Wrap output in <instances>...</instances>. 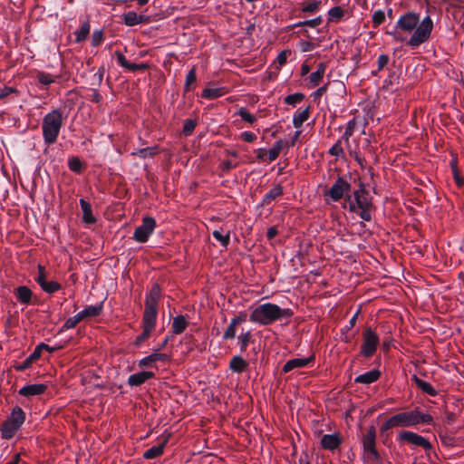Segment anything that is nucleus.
<instances>
[{"mask_svg":"<svg viewBox=\"0 0 464 464\" xmlns=\"http://www.w3.org/2000/svg\"><path fill=\"white\" fill-rule=\"evenodd\" d=\"M412 382L416 384V386L421 390L424 393L430 396H436L438 392L436 389L430 383L421 379H420L417 375H413L411 377Z\"/></svg>","mask_w":464,"mask_h":464,"instance_id":"26","label":"nucleus"},{"mask_svg":"<svg viewBox=\"0 0 464 464\" xmlns=\"http://www.w3.org/2000/svg\"><path fill=\"white\" fill-rule=\"evenodd\" d=\"M304 94L302 92H295L285 98V103L295 107L297 103L301 102L304 99Z\"/></svg>","mask_w":464,"mask_h":464,"instance_id":"41","label":"nucleus"},{"mask_svg":"<svg viewBox=\"0 0 464 464\" xmlns=\"http://www.w3.org/2000/svg\"><path fill=\"white\" fill-rule=\"evenodd\" d=\"M63 127V113L60 110L48 112L42 121V132L44 143L52 145L56 142Z\"/></svg>","mask_w":464,"mask_h":464,"instance_id":"4","label":"nucleus"},{"mask_svg":"<svg viewBox=\"0 0 464 464\" xmlns=\"http://www.w3.org/2000/svg\"><path fill=\"white\" fill-rule=\"evenodd\" d=\"M311 107L307 106L305 109H298L293 116V125L295 128L299 129L303 126L310 117Z\"/></svg>","mask_w":464,"mask_h":464,"instance_id":"24","label":"nucleus"},{"mask_svg":"<svg viewBox=\"0 0 464 464\" xmlns=\"http://www.w3.org/2000/svg\"><path fill=\"white\" fill-rule=\"evenodd\" d=\"M159 152V147H147L131 152V155L138 156L141 159L153 158Z\"/></svg>","mask_w":464,"mask_h":464,"instance_id":"32","label":"nucleus"},{"mask_svg":"<svg viewBox=\"0 0 464 464\" xmlns=\"http://www.w3.org/2000/svg\"><path fill=\"white\" fill-rule=\"evenodd\" d=\"M156 227V220L152 217H144L140 226L134 230L132 238L139 243H146L153 234Z\"/></svg>","mask_w":464,"mask_h":464,"instance_id":"9","label":"nucleus"},{"mask_svg":"<svg viewBox=\"0 0 464 464\" xmlns=\"http://www.w3.org/2000/svg\"><path fill=\"white\" fill-rule=\"evenodd\" d=\"M80 206L82 211V221L86 224H94L97 219L92 215V206L85 199H80Z\"/></svg>","mask_w":464,"mask_h":464,"instance_id":"25","label":"nucleus"},{"mask_svg":"<svg viewBox=\"0 0 464 464\" xmlns=\"http://www.w3.org/2000/svg\"><path fill=\"white\" fill-rule=\"evenodd\" d=\"M170 438V434H162L159 440L160 442L157 446H153L150 449H148L143 453V458L146 459H154L160 456H161L164 452V448L166 447L167 443L169 442Z\"/></svg>","mask_w":464,"mask_h":464,"instance_id":"13","label":"nucleus"},{"mask_svg":"<svg viewBox=\"0 0 464 464\" xmlns=\"http://www.w3.org/2000/svg\"><path fill=\"white\" fill-rule=\"evenodd\" d=\"M229 370L234 373H242L248 368V362L240 355H235L229 362Z\"/></svg>","mask_w":464,"mask_h":464,"instance_id":"21","label":"nucleus"},{"mask_svg":"<svg viewBox=\"0 0 464 464\" xmlns=\"http://www.w3.org/2000/svg\"><path fill=\"white\" fill-rule=\"evenodd\" d=\"M382 373L378 369H373L357 376L354 379V382L362 384H371L378 381Z\"/></svg>","mask_w":464,"mask_h":464,"instance_id":"20","label":"nucleus"},{"mask_svg":"<svg viewBox=\"0 0 464 464\" xmlns=\"http://www.w3.org/2000/svg\"><path fill=\"white\" fill-rule=\"evenodd\" d=\"M285 143L282 140H279L275 142L274 146L268 151L269 162H272L277 159Z\"/></svg>","mask_w":464,"mask_h":464,"instance_id":"38","label":"nucleus"},{"mask_svg":"<svg viewBox=\"0 0 464 464\" xmlns=\"http://www.w3.org/2000/svg\"><path fill=\"white\" fill-rule=\"evenodd\" d=\"M153 372L142 371L129 376L127 383L131 387H138L146 382L149 379L154 378Z\"/></svg>","mask_w":464,"mask_h":464,"instance_id":"18","label":"nucleus"},{"mask_svg":"<svg viewBox=\"0 0 464 464\" xmlns=\"http://www.w3.org/2000/svg\"><path fill=\"white\" fill-rule=\"evenodd\" d=\"M389 56L387 54H381L378 57L377 64H378V71L382 70L389 63Z\"/></svg>","mask_w":464,"mask_h":464,"instance_id":"60","label":"nucleus"},{"mask_svg":"<svg viewBox=\"0 0 464 464\" xmlns=\"http://www.w3.org/2000/svg\"><path fill=\"white\" fill-rule=\"evenodd\" d=\"M35 79L40 84L44 86H48L55 82L54 77L52 74L43 71L36 72Z\"/></svg>","mask_w":464,"mask_h":464,"instance_id":"35","label":"nucleus"},{"mask_svg":"<svg viewBox=\"0 0 464 464\" xmlns=\"http://www.w3.org/2000/svg\"><path fill=\"white\" fill-rule=\"evenodd\" d=\"M343 439L338 433L324 434L321 439V446L323 449L334 451L342 444Z\"/></svg>","mask_w":464,"mask_h":464,"instance_id":"17","label":"nucleus"},{"mask_svg":"<svg viewBox=\"0 0 464 464\" xmlns=\"http://www.w3.org/2000/svg\"><path fill=\"white\" fill-rule=\"evenodd\" d=\"M237 324L235 321L231 320L229 325L226 329L223 334L224 340H232L236 337Z\"/></svg>","mask_w":464,"mask_h":464,"instance_id":"45","label":"nucleus"},{"mask_svg":"<svg viewBox=\"0 0 464 464\" xmlns=\"http://www.w3.org/2000/svg\"><path fill=\"white\" fill-rule=\"evenodd\" d=\"M169 360V356L166 353L154 351L151 354L142 358L139 362V367L148 368L154 367V363L157 362H167Z\"/></svg>","mask_w":464,"mask_h":464,"instance_id":"16","label":"nucleus"},{"mask_svg":"<svg viewBox=\"0 0 464 464\" xmlns=\"http://www.w3.org/2000/svg\"><path fill=\"white\" fill-rule=\"evenodd\" d=\"M48 386L44 383H34V384H28L24 387H22L18 393L21 396L31 398L37 395L44 394Z\"/></svg>","mask_w":464,"mask_h":464,"instance_id":"15","label":"nucleus"},{"mask_svg":"<svg viewBox=\"0 0 464 464\" xmlns=\"http://www.w3.org/2000/svg\"><path fill=\"white\" fill-rule=\"evenodd\" d=\"M149 68V65L147 63H130L128 67H127V70L130 71V72H136V71H145Z\"/></svg>","mask_w":464,"mask_h":464,"instance_id":"57","label":"nucleus"},{"mask_svg":"<svg viewBox=\"0 0 464 464\" xmlns=\"http://www.w3.org/2000/svg\"><path fill=\"white\" fill-rule=\"evenodd\" d=\"M103 310V302H101L95 305H88L83 310L82 313L86 318H92L99 316Z\"/></svg>","mask_w":464,"mask_h":464,"instance_id":"31","label":"nucleus"},{"mask_svg":"<svg viewBox=\"0 0 464 464\" xmlns=\"http://www.w3.org/2000/svg\"><path fill=\"white\" fill-rule=\"evenodd\" d=\"M90 23L88 21L83 22L80 30L75 32V42L80 44L85 41L90 34Z\"/></svg>","mask_w":464,"mask_h":464,"instance_id":"33","label":"nucleus"},{"mask_svg":"<svg viewBox=\"0 0 464 464\" xmlns=\"http://www.w3.org/2000/svg\"><path fill=\"white\" fill-rule=\"evenodd\" d=\"M158 303H159V300L155 299V298H151V297H149L146 295V300H145V308L147 309H158Z\"/></svg>","mask_w":464,"mask_h":464,"instance_id":"62","label":"nucleus"},{"mask_svg":"<svg viewBox=\"0 0 464 464\" xmlns=\"http://www.w3.org/2000/svg\"><path fill=\"white\" fill-rule=\"evenodd\" d=\"M158 309H144L142 326L155 329L157 324Z\"/></svg>","mask_w":464,"mask_h":464,"instance_id":"23","label":"nucleus"},{"mask_svg":"<svg viewBox=\"0 0 464 464\" xmlns=\"http://www.w3.org/2000/svg\"><path fill=\"white\" fill-rule=\"evenodd\" d=\"M124 24L128 26L138 24V14L134 11H129L123 14Z\"/></svg>","mask_w":464,"mask_h":464,"instance_id":"44","label":"nucleus"},{"mask_svg":"<svg viewBox=\"0 0 464 464\" xmlns=\"http://www.w3.org/2000/svg\"><path fill=\"white\" fill-rule=\"evenodd\" d=\"M34 280L39 285L47 280L44 266L38 265V272L34 276Z\"/></svg>","mask_w":464,"mask_h":464,"instance_id":"52","label":"nucleus"},{"mask_svg":"<svg viewBox=\"0 0 464 464\" xmlns=\"http://www.w3.org/2000/svg\"><path fill=\"white\" fill-rule=\"evenodd\" d=\"M33 292L25 285H20L15 289V296L17 300L24 304L31 303Z\"/></svg>","mask_w":464,"mask_h":464,"instance_id":"29","label":"nucleus"},{"mask_svg":"<svg viewBox=\"0 0 464 464\" xmlns=\"http://www.w3.org/2000/svg\"><path fill=\"white\" fill-rule=\"evenodd\" d=\"M356 126V122L354 119H352L348 121L344 133L342 136V139L345 140L347 142L349 141L350 137L353 134L354 129Z\"/></svg>","mask_w":464,"mask_h":464,"instance_id":"47","label":"nucleus"},{"mask_svg":"<svg viewBox=\"0 0 464 464\" xmlns=\"http://www.w3.org/2000/svg\"><path fill=\"white\" fill-rule=\"evenodd\" d=\"M237 114L241 117L245 121L252 124L256 121V117L252 115L246 108L242 107L238 110Z\"/></svg>","mask_w":464,"mask_h":464,"instance_id":"48","label":"nucleus"},{"mask_svg":"<svg viewBox=\"0 0 464 464\" xmlns=\"http://www.w3.org/2000/svg\"><path fill=\"white\" fill-rule=\"evenodd\" d=\"M68 167L70 170L76 174H81L84 169L82 161L76 156H72L68 159Z\"/></svg>","mask_w":464,"mask_h":464,"instance_id":"34","label":"nucleus"},{"mask_svg":"<svg viewBox=\"0 0 464 464\" xmlns=\"http://www.w3.org/2000/svg\"><path fill=\"white\" fill-rule=\"evenodd\" d=\"M213 237L218 241L222 246L227 247L230 242V233L228 232L227 235H222V233L218 230H214Z\"/></svg>","mask_w":464,"mask_h":464,"instance_id":"43","label":"nucleus"},{"mask_svg":"<svg viewBox=\"0 0 464 464\" xmlns=\"http://www.w3.org/2000/svg\"><path fill=\"white\" fill-rule=\"evenodd\" d=\"M329 22H339L344 15V12L341 6H335L329 10Z\"/></svg>","mask_w":464,"mask_h":464,"instance_id":"42","label":"nucleus"},{"mask_svg":"<svg viewBox=\"0 0 464 464\" xmlns=\"http://www.w3.org/2000/svg\"><path fill=\"white\" fill-rule=\"evenodd\" d=\"M347 208L351 213H356L362 220L371 221L375 210L373 198L366 189L364 183L360 182L357 188L353 190L348 198Z\"/></svg>","mask_w":464,"mask_h":464,"instance_id":"1","label":"nucleus"},{"mask_svg":"<svg viewBox=\"0 0 464 464\" xmlns=\"http://www.w3.org/2000/svg\"><path fill=\"white\" fill-rule=\"evenodd\" d=\"M314 355H311L307 358L291 359L284 364V366L282 368V372L287 373L296 368H304V367L310 366L314 363Z\"/></svg>","mask_w":464,"mask_h":464,"instance_id":"14","label":"nucleus"},{"mask_svg":"<svg viewBox=\"0 0 464 464\" xmlns=\"http://www.w3.org/2000/svg\"><path fill=\"white\" fill-rule=\"evenodd\" d=\"M397 440L400 442H406L412 446L420 447L426 451H429L432 449L431 443L426 438L413 431L401 430L399 433Z\"/></svg>","mask_w":464,"mask_h":464,"instance_id":"10","label":"nucleus"},{"mask_svg":"<svg viewBox=\"0 0 464 464\" xmlns=\"http://www.w3.org/2000/svg\"><path fill=\"white\" fill-rule=\"evenodd\" d=\"M385 21V14L382 10H376L372 14V23L374 27H378Z\"/></svg>","mask_w":464,"mask_h":464,"instance_id":"49","label":"nucleus"},{"mask_svg":"<svg viewBox=\"0 0 464 464\" xmlns=\"http://www.w3.org/2000/svg\"><path fill=\"white\" fill-rule=\"evenodd\" d=\"M115 56H116L118 64L120 66L127 69L130 62L126 59L124 54L120 50H116L115 51Z\"/></svg>","mask_w":464,"mask_h":464,"instance_id":"55","label":"nucleus"},{"mask_svg":"<svg viewBox=\"0 0 464 464\" xmlns=\"http://www.w3.org/2000/svg\"><path fill=\"white\" fill-rule=\"evenodd\" d=\"M188 324V323L184 315H177L176 317L173 318L172 321V333L174 334H182L186 330Z\"/></svg>","mask_w":464,"mask_h":464,"instance_id":"30","label":"nucleus"},{"mask_svg":"<svg viewBox=\"0 0 464 464\" xmlns=\"http://www.w3.org/2000/svg\"><path fill=\"white\" fill-rule=\"evenodd\" d=\"M284 193L282 185L276 184L263 197L260 205L262 207L270 205L273 201L281 197Z\"/></svg>","mask_w":464,"mask_h":464,"instance_id":"19","label":"nucleus"},{"mask_svg":"<svg viewBox=\"0 0 464 464\" xmlns=\"http://www.w3.org/2000/svg\"><path fill=\"white\" fill-rule=\"evenodd\" d=\"M420 23V14L414 12H408L401 15L397 21L396 28L405 32H411Z\"/></svg>","mask_w":464,"mask_h":464,"instance_id":"12","label":"nucleus"},{"mask_svg":"<svg viewBox=\"0 0 464 464\" xmlns=\"http://www.w3.org/2000/svg\"><path fill=\"white\" fill-rule=\"evenodd\" d=\"M17 92H18V91L14 87H10V86H5L3 88L0 87V100L8 97L12 93H17Z\"/></svg>","mask_w":464,"mask_h":464,"instance_id":"56","label":"nucleus"},{"mask_svg":"<svg viewBox=\"0 0 464 464\" xmlns=\"http://www.w3.org/2000/svg\"><path fill=\"white\" fill-rule=\"evenodd\" d=\"M376 440V430L373 426H371L367 433L362 438L363 450L367 454L368 458L372 460H379L380 454L375 447Z\"/></svg>","mask_w":464,"mask_h":464,"instance_id":"11","label":"nucleus"},{"mask_svg":"<svg viewBox=\"0 0 464 464\" xmlns=\"http://www.w3.org/2000/svg\"><path fill=\"white\" fill-rule=\"evenodd\" d=\"M320 3L317 1L311 2L301 9L302 13L315 14L319 10Z\"/></svg>","mask_w":464,"mask_h":464,"instance_id":"51","label":"nucleus"},{"mask_svg":"<svg viewBox=\"0 0 464 464\" xmlns=\"http://www.w3.org/2000/svg\"><path fill=\"white\" fill-rule=\"evenodd\" d=\"M240 138L246 142H253L256 140V135L251 131H244L240 134Z\"/></svg>","mask_w":464,"mask_h":464,"instance_id":"61","label":"nucleus"},{"mask_svg":"<svg viewBox=\"0 0 464 464\" xmlns=\"http://www.w3.org/2000/svg\"><path fill=\"white\" fill-rule=\"evenodd\" d=\"M197 81V70L195 67H192L188 74L186 75L184 91L185 92H188L191 91V86L196 83Z\"/></svg>","mask_w":464,"mask_h":464,"instance_id":"37","label":"nucleus"},{"mask_svg":"<svg viewBox=\"0 0 464 464\" xmlns=\"http://www.w3.org/2000/svg\"><path fill=\"white\" fill-rule=\"evenodd\" d=\"M324 76L320 74V72H314L309 76V82L311 84V87H315L319 85V83L322 82Z\"/></svg>","mask_w":464,"mask_h":464,"instance_id":"54","label":"nucleus"},{"mask_svg":"<svg viewBox=\"0 0 464 464\" xmlns=\"http://www.w3.org/2000/svg\"><path fill=\"white\" fill-rule=\"evenodd\" d=\"M197 122L192 119H186L183 124L182 132L185 136H189L193 133L196 128Z\"/></svg>","mask_w":464,"mask_h":464,"instance_id":"46","label":"nucleus"},{"mask_svg":"<svg viewBox=\"0 0 464 464\" xmlns=\"http://www.w3.org/2000/svg\"><path fill=\"white\" fill-rule=\"evenodd\" d=\"M44 292L47 294H53L62 288V285L56 281H45L41 285Z\"/></svg>","mask_w":464,"mask_h":464,"instance_id":"39","label":"nucleus"},{"mask_svg":"<svg viewBox=\"0 0 464 464\" xmlns=\"http://www.w3.org/2000/svg\"><path fill=\"white\" fill-rule=\"evenodd\" d=\"M147 296L155 298L157 300H160V286L159 284H154L150 291L149 294H147Z\"/></svg>","mask_w":464,"mask_h":464,"instance_id":"58","label":"nucleus"},{"mask_svg":"<svg viewBox=\"0 0 464 464\" xmlns=\"http://www.w3.org/2000/svg\"><path fill=\"white\" fill-rule=\"evenodd\" d=\"M305 21H306V24H305L306 26L315 28L323 23V17L320 15L314 19L305 20Z\"/></svg>","mask_w":464,"mask_h":464,"instance_id":"64","label":"nucleus"},{"mask_svg":"<svg viewBox=\"0 0 464 464\" xmlns=\"http://www.w3.org/2000/svg\"><path fill=\"white\" fill-rule=\"evenodd\" d=\"M143 331L140 334H139L135 341L133 342V345L136 348H139L146 340H148L154 329L152 328H146L145 326H142Z\"/></svg>","mask_w":464,"mask_h":464,"instance_id":"40","label":"nucleus"},{"mask_svg":"<svg viewBox=\"0 0 464 464\" xmlns=\"http://www.w3.org/2000/svg\"><path fill=\"white\" fill-rule=\"evenodd\" d=\"M433 29V21L430 16H426L416 26L414 33L408 41V44L411 47H419L423 43L427 42L431 34Z\"/></svg>","mask_w":464,"mask_h":464,"instance_id":"7","label":"nucleus"},{"mask_svg":"<svg viewBox=\"0 0 464 464\" xmlns=\"http://www.w3.org/2000/svg\"><path fill=\"white\" fill-rule=\"evenodd\" d=\"M240 352L244 353L246 351L248 344L252 342V334L250 331L243 332L237 337Z\"/></svg>","mask_w":464,"mask_h":464,"instance_id":"36","label":"nucleus"},{"mask_svg":"<svg viewBox=\"0 0 464 464\" xmlns=\"http://www.w3.org/2000/svg\"><path fill=\"white\" fill-rule=\"evenodd\" d=\"M237 167V163L231 160H225L221 164V169L223 172H228L230 169Z\"/></svg>","mask_w":464,"mask_h":464,"instance_id":"63","label":"nucleus"},{"mask_svg":"<svg viewBox=\"0 0 464 464\" xmlns=\"http://www.w3.org/2000/svg\"><path fill=\"white\" fill-rule=\"evenodd\" d=\"M329 154L339 157L343 154L341 140H338L329 150Z\"/></svg>","mask_w":464,"mask_h":464,"instance_id":"50","label":"nucleus"},{"mask_svg":"<svg viewBox=\"0 0 464 464\" xmlns=\"http://www.w3.org/2000/svg\"><path fill=\"white\" fill-rule=\"evenodd\" d=\"M360 310H358L349 320L348 324L343 326L340 331L341 341L344 343H350L354 334H349L350 330L354 327Z\"/></svg>","mask_w":464,"mask_h":464,"instance_id":"22","label":"nucleus"},{"mask_svg":"<svg viewBox=\"0 0 464 464\" xmlns=\"http://www.w3.org/2000/svg\"><path fill=\"white\" fill-rule=\"evenodd\" d=\"M294 313L290 308H281L272 303H266L256 306L249 315V320L261 325H269L276 321L290 319Z\"/></svg>","mask_w":464,"mask_h":464,"instance_id":"2","label":"nucleus"},{"mask_svg":"<svg viewBox=\"0 0 464 464\" xmlns=\"http://www.w3.org/2000/svg\"><path fill=\"white\" fill-rule=\"evenodd\" d=\"M103 41V34L102 30H96L92 34V45L97 47L101 45Z\"/></svg>","mask_w":464,"mask_h":464,"instance_id":"53","label":"nucleus"},{"mask_svg":"<svg viewBox=\"0 0 464 464\" xmlns=\"http://www.w3.org/2000/svg\"><path fill=\"white\" fill-rule=\"evenodd\" d=\"M25 421V412L24 410L15 406L12 409L10 415L0 427L1 437L4 440H11L20 430Z\"/></svg>","mask_w":464,"mask_h":464,"instance_id":"5","label":"nucleus"},{"mask_svg":"<svg viewBox=\"0 0 464 464\" xmlns=\"http://www.w3.org/2000/svg\"><path fill=\"white\" fill-rule=\"evenodd\" d=\"M41 357L39 349L34 348V352L21 363H17L14 368L17 372H24L31 367L32 363Z\"/></svg>","mask_w":464,"mask_h":464,"instance_id":"28","label":"nucleus"},{"mask_svg":"<svg viewBox=\"0 0 464 464\" xmlns=\"http://www.w3.org/2000/svg\"><path fill=\"white\" fill-rule=\"evenodd\" d=\"M393 427H397L396 424H395V420H394V418L393 416H392L390 419H388L381 427V431L383 433V432H386L387 430H389L390 429L393 428Z\"/></svg>","mask_w":464,"mask_h":464,"instance_id":"59","label":"nucleus"},{"mask_svg":"<svg viewBox=\"0 0 464 464\" xmlns=\"http://www.w3.org/2000/svg\"><path fill=\"white\" fill-rule=\"evenodd\" d=\"M228 92V89L227 87H218V88H205L201 93V97L208 100L217 99L221 97Z\"/></svg>","mask_w":464,"mask_h":464,"instance_id":"27","label":"nucleus"},{"mask_svg":"<svg viewBox=\"0 0 464 464\" xmlns=\"http://www.w3.org/2000/svg\"><path fill=\"white\" fill-rule=\"evenodd\" d=\"M380 343L378 334L371 328L367 327L362 333V343L360 353L365 358H371L377 351Z\"/></svg>","mask_w":464,"mask_h":464,"instance_id":"8","label":"nucleus"},{"mask_svg":"<svg viewBox=\"0 0 464 464\" xmlns=\"http://www.w3.org/2000/svg\"><path fill=\"white\" fill-rule=\"evenodd\" d=\"M393 418L397 427H412L420 423L431 424L433 421L431 415L420 411L418 408L395 414Z\"/></svg>","mask_w":464,"mask_h":464,"instance_id":"6","label":"nucleus"},{"mask_svg":"<svg viewBox=\"0 0 464 464\" xmlns=\"http://www.w3.org/2000/svg\"><path fill=\"white\" fill-rule=\"evenodd\" d=\"M353 188L348 179L343 176H338L333 185L324 191V197L326 203L340 202L343 208H347L348 198H351Z\"/></svg>","mask_w":464,"mask_h":464,"instance_id":"3","label":"nucleus"}]
</instances>
